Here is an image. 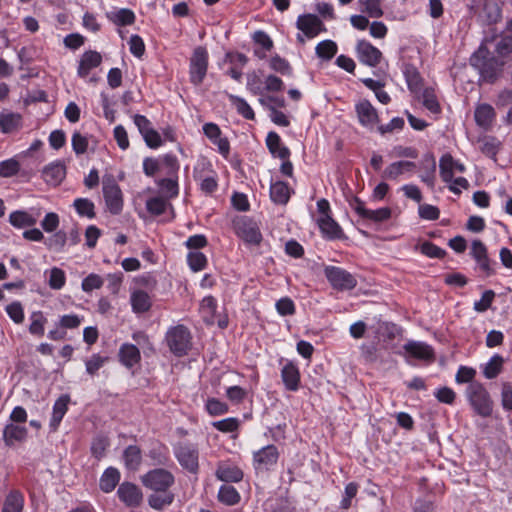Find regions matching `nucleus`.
<instances>
[{
	"label": "nucleus",
	"instance_id": "f257e3e1",
	"mask_svg": "<svg viewBox=\"0 0 512 512\" xmlns=\"http://www.w3.org/2000/svg\"><path fill=\"white\" fill-rule=\"evenodd\" d=\"M141 482L154 492L148 496L151 508L160 511L174 502L175 494L170 488L175 483V477L169 470L162 467L151 469L141 476Z\"/></svg>",
	"mask_w": 512,
	"mask_h": 512
},
{
	"label": "nucleus",
	"instance_id": "f03ea898",
	"mask_svg": "<svg viewBox=\"0 0 512 512\" xmlns=\"http://www.w3.org/2000/svg\"><path fill=\"white\" fill-rule=\"evenodd\" d=\"M470 65L477 70L480 80L494 83L499 75L500 62L482 43L469 59Z\"/></svg>",
	"mask_w": 512,
	"mask_h": 512
},
{
	"label": "nucleus",
	"instance_id": "7ed1b4c3",
	"mask_svg": "<svg viewBox=\"0 0 512 512\" xmlns=\"http://www.w3.org/2000/svg\"><path fill=\"white\" fill-rule=\"evenodd\" d=\"M465 396L475 414L483 418L492 415L493 401L484 384L470 383L465 389Z\"/></svg>",
	"mask_w": 512,
	"mask_h": 512
},
{
	"label": "nucleus",
	"instance_id": "20e7f679",
	"mask_svg": "<svg viewBox=\"0 0 512 512\" xmlns=\"http://www.w3.org/2000/svg\"><path fill=\"white\" fill-rule=\"evenodd\" d=\"M165 343L175 357H184L192 348L191 332L183 324L171 326L165 333Z\"/></svg>",
	"mask_w": 512,
	"mask_h": 512
},
{
	"label": "nucleus",
	"instance_id": "39448f33",
	"mask_svg": "<svg viewBox=\"0 0 512 512\" xmlns=\"http://www.w3.org/2000/svg\"><path fill=\"white\" fill-rule=\"evenodd\" d=\"M234 232L248 246H258L263 237L257 222L249 216H238L233 220Z\"/></svg>",
	"mask_w": 512,
	"mask_h": 512
},
{
	"label": "nucleus",
	"instance_id": "423d86ee",
	"mask_svg": "<svg viewBox=\"0 0 512 512\" xmlns=\"http://www.w3.org/2000/svg\"><path fill=\"white\" fill-rule=\"evenodd\" d=\"M324 275L330 286L338 292L351 291L358 284L354 274L339 266H325Z\"/></svg>",
	"mask_w": 512,
	"mask_h": 512
},
{
	"label": "nucleus",
	"instance_id": "0eeeda50",
	"mask_svg": "<svg viewBox=\"0 0 512 512\" xmlns=\"http://www.w3.org/2000/svg\"><path fill=\"white\" fill-rule=\"evenodd\" d=\"M470 256L476 262L475 270L485 277H491L496 274L497 263L490 259L486 245L478 239L471 243Z\"/></svg>",
	"mask_w": 512,
	"mask_h": 512
},
{
	"label": "nucleus",
	"instance_id": "6e6552de",
	"mask_svg": "<svg viewBox=\"0 0 512 512\" xmlns=\"http://www.w3.org/2000/svg\"><path fill=\"white\" fill-rule=\"evenodd\" d=\"M209 55L206 48L198 46L194 49L189 63V79L194 86L203 83L208 70Z\"/></svg>",
	"mask_w": 512,
	"mask_h": 512
},
{
	"label": "nucleus",
	"instance_id": "1a4fd4ad",
	"mask_svg": "<svg viewBox=\"0 0 512 512\" xmlns=\"http://www.w3.org/2000/svg\"><path fill=\"white\" fill-rule=\"evenodd\" d=\"M174 456L180 466L191 474L199 470V450L191 443H180L173 449Z\"/></svg>",
	"mask_w": 512,
	"mask_h": 512
},
{
	"label": "nucleus",
	"instance_id": "9d476101",
	"mask_svg": "<svg viewBox=\"0 0 512 512\" xmlns=\"http://www.w3.org/2000/svg\"><path fill=\"white\" fill-rule=\"evenodd\" d=\"M103 197L108 211L118 215L123 209V194L113 177L104 178L102 182Z\"/></svg>",
	"mask_w": 512,
	"mask_h": 512
},
{
	"label": "nucleus",
	"instance_id": "9b49d317",
	"mask_svg": "<svg viewBox=\"0 0 512 512\" xmlns=\"http://www.w3.org/2000/svg\"><path fill=\"white\" fill-rule=\"evenodd\" d=\"M405 362L414 366L415 364L411 361V358L431 362L435 358L434 349L431 345L423 341L408 340L403 345Z\"/></svg>",
	"mask_w": 512,
	"mask_h": 512
},
{
	"label": "nucleus",
	"instance_id": "f8f14e48",
	"mask_svg": "<svg viewBox=\"0 0 512 512\" xmlns=\"http://www.w3.org/2000/svg\"><path fill=\"white\" fill-rule=\"evenodd\" d=\"M278 459V448L273 444L266 445L253 452V467L256 473H265L274 469Z\"/></svg>",
	"mask_w": 512,
	"mask_h": 512
},
{
	"label": "nucleus",
	"instance_id": "ddd939ff",
	"mask_svg": "<svg viewBox=\"0 0 512 512\" xmlns=\"http://www.w3.org/2000/svg\"><path fill=\"white\" fill-rule=\"evenodd\" d=\"M356 55L358 60L369 67H376L382 59V52L367 40H358L356 43Z\"/></svg>",
	"mask_w": 512,
	"mask_h": 512
},
{
	"label": "nucleus",
	"instance_id": "4468645a",
	"mask_svg": "<svg viewBox=\"0 0 512 512\" xmlns=\"http://www.w3.org/2000/svg\"><path fill=\"white\" fill-rule=\"evenodd\" d=\"M204 135L217 147V151L224 158L230 154V143L227 137L222 136L220 127L213 122H207L202 127Z\"/></svg>",
	"mask_w": 512,
	"mask_h": 512
},
{
	"label": "nucleus",
	"instance_id": "2eb2a0df",
	"mask_svg": "<svg viewBox=\"0 0 512 512\" xmlns=\"http://www.w3.org/2000/svg\"><path fill=\"white\" fill-rule=\"evenodd\" d=\"M355 112L359 124L369 130L379 123V115L376 108L367 99H361L355 104Z\"/></svg>",
	"mask_w": 512,
	"mask_h": 512
},
{
	"label": "nucleus",
	"instance_id": "dca6fc26",
	"mask_svg": "<svg viewBox=\"0 0 512 512\" xmlns=\"http://www.w3.org/2000/svg\"><path fill=\"white\" fill-rule=\"evenodd\" d=\"M283 361L284 359L281 358L280 363ZM280 376L287 391L296 392L299 390L301 384V374L299 367L294 361L285 360V363L280 371Z\"/></svg>",
	"mask_w": 512,
	"mask_h": 512
},
{
	"label": "nucleus",
	"instance_id": "f3484780",
	"mask_svg": "<svg viewBox=\"0 0 512 512\" xmlns=\"http://www.w3.org/2000/svg\"><path fill=\"white\" fill-rule=\"evenodd\" d=\"M352 209L359 215L362 219L370 220L374 223H381L388 220L391 217V209L388 207L378 208L376 210H371L365 207V204L362 200L355 197L353 203L351 204Z\"/></svg>",
	"mask_w": 512,
	"mask_h": 512
},
{
	"label": "nucleus",
	"instance_id": "a211bd4d",
	"mask_svg": "<svg viewBox=\"0 0 512 512\" xmlns=\"http://www.w3.org/2000/svg\"><path fill=\"white\" fill-rule=\"evenodd\" d=\"M296 27L305 37L311 39L319 33L325 32L326 28L321 19L315 14H302L296 20Z\"/></svg>",
	"mask_w": 512,
	"mask_h": 512
},
{
	"label": "nucleus",
	"instance_id": "6ab92c4d",
	"mask_svg": "<svg viewBox=\"0 0 512 512\" xmlns=\"http://www.w3.org/2000/svg\"><path fill=\"white\" fill-rule=\"evenodd\" d=\"M117 495L127 507H137L143 499L140 488L131 482L121 483L117 489Z\"/></svg>",
	"mask_w": 512,
	"mask_h": 512
},
{
	"label": "nucleus",
	"instance_id": "aec40b11",
	"mask_svg": "<svg viewBox=\"0 0 512 512\" xmlns=\"http://www.w3.org/2000/svg\"><path fill=\"white\" fill-rule=\"evenodd\" d=\"M119 362L127 369H133L141 361L139 348L131 343H123L118 351Z\"/></svg>",
	"mask_w": 512,
	"mask_h": 512
},
{
	"label": "nucleus",
	"instance_id": "412c9836",
	"mask_svg": "<svg viewBox=\"0 0 512 512\" xmlns=\"http://www.w3.org/2000/svg\"><path fill=\"white\" fill-rule=\"evenodd\" d=\"M416 168L413 161L399 160L390 163L382 172V178L387 180H398L405 173H412Z\"/></svg>",
	"mask_w": 512,
	"mask_h": 512
},
{
	"label": "nucleus",
	"instance_id": "4be33fe9",
	"mask_svg": "<svg viewBox=\"0 0 512 512\" xmlns=\"http://www.w3.org/2000/svg\"><path fill=\"white\" fill-rule=\"evenodd\" d=\"M102 62L101 55L96 51H86L84 52L79 60L77 75L80 78H86L91 70L97 68Z\"/></svg>",
	"mask_w": 512,
	"mask_h": 512
},
{
	"label": "nucleus",
	"instance_id": "5701e85b",
	"mask_svg": "<svg viewBox=\"0 0 512 512\" xmlns=\"http://www.w3.org/2000/svg\"><path fill=\"white\" fill-rule=\"evenodd\" d=\"M66 175V167L61 162L50 163L42 171L43 180L50 186H58Z\"/></svg>",
	"mask_w": 512,
	"mask_h": 512
},
{
	"label": "nucleus",
	"instance_id": "b1692460",
	"mask_svg": "<svg viewBox=\"0 0 512 512\" xmlns=\"http://www.w3.org/2000/svg\"><path fill=\"white\" fill-rule=\"evenodd\" d=\"M70 396L68 394L61 395L53 404L52 416L49 422L51 431H56L68 411Z\"/></svg>",
	"mask_w": 512,
	"mask_h": 512
},
{
	"label": "nucleus",
	"instance_id": "393cba45",
	"mask_svg": "<svg viewBox=\"0 0 512 512\" xmlns=\"http://www.w3.org/2000/svg\"><path fill=\"white\" fill-rule=\"evenodd\" d=\"M495 117L496 113L494 108L487 103L479 104L474 112L476 124L484 130H489L492 127Z\"/></svg>",
	"mask_w": 512,
	"mask_h": 512
},
{
	"label": "nucleus",
	"instance_id": "a878e982",
	"mask_svg": "<svg viewBox=\"0 0 512 512\" xmlns=\"http://www.w3.org/2000/svg\"><path fill=\"white\" fill-rule=\"evenodd\" d=\"M266 146L274 158L286 160L290 157V150L282 144L281 137L274 131L266 136Z\"/></svg>",
	"mask_w": 512,
	"mask_h": 512
},
{
	"label": "nucleus",
	"instance_id": "bb28decb",
	"mask_svg": "<svg viewBox=\"0 0 512 512\" xmlns=\"http://www.w3.org/2000/svg\"><path fill=\"white\" fill-rule=\"evenodd\" d=\"M28 430L25 425L10 423L7 424L3 431V438L7 445L12 446L26 440Z\"/></svg>",
	"mask_w": 512,
	"mask_h": 512
},
{
	"label": "nucleus",
	"instance_id": "cd10ccee",
	"mask_svg": "<svg viewBox=\"0 0 512 512\" xmlns=\"http://www.w3.org/2000/svg\"><path fill=\"white\" fill-rule=\"evenodd\" d=\"M291 196L289 185L284 181H275L270 184V198L275 204L285 205Z\"/></svg>",
	"mask_w": 512,
	"mask_h": 512
},
{
	"label": "nucleus",
	"instance_id": "c85d7f7f",
	"mask_svg": "<svg viewBox=\"0 0 512 512\" xmlns=\"http://www.w3.org/2000/svg\"><path fill=\"white\" fill-rule=\"evenodd\" d=\"M318 226L323 236L327 239H339L342 235L340 225L330 215L319 217Z\"/></svg>",
	"mask_w": 512,
	"mask_h": 512
},
{
	"label": "nucleus",
	"instance_id": "c756f323",
	"mask_svg": "<svg viewBox=\"0 0 512 512\" xmlns=\"http://www.w3.org/2000/svg\"><path fill=\"white\" fill-rule=\"evenodd\" d=\"M122 459L127 470L137 471L142 463V452L137 445H128L122 454Z\"/></svg>",
	"mask_w": 512,
	"mask_h": 512
},
{
	"label": "nucleus",
	"instance_id": "7c9ffc66",
	"mask_svg": "<svg viewBox=\"0 0 512 512\" xmlns=\"http://www.w3.org/2000/svg\"><path fill=\"white\" fill-rule=\"evenodd\" d=\"M120 472L115 467H108L102 473L99 480V487L104 493L112 492L120 481Z\"/></svg>",
	"mask_w": 512,
	"mask_h": 512
},
{
	"label": "nucleus",
	"instance_id": "2f4dec72",
	"mask_svg": "<svg viewBox=\"0 0 512 512\" xmlns=\"http://www.w3.org/2000/svg\"><path fill=\"white\" fill-rule=\"evenodd\" d=\"M130 304L132 311L136 314H143L150 310L152 302L147 292L136 290L131 293Z\"/></svg>",
	"mask_w": 512,
	"mask_h": 512
},
{
	"label": "nucleus",
	"instance_id": "473e14b6",
	"mask_svg": "<svg viewBox=\"0 0 512 512\" xmlns=\"http://www.w3.org/2000/svg\"><path fill=\"white\" fill-rule=\"evenodd\" d=\"M216 477L226 483L240 482L243 479V472L235 465L222 464L216 470Z\"/></svg>",
	"mask_w": 512,
	"mask_h": 512
},
{
	"label": "nucleus",
	"instance_id": "72a5a7b5",
	"mask_svg": "<svg viewBox=\"0 0 512 512\" xmlns=\"http://www.w3.org/2000/svg\"><path fill=\"white\" fill-rule=\"evenodd\" d=\"M504 358L496 353L490 357L488 362L482 365V373L486 379H495L502 371Z\"/></svg>",
	"mask_w": 512,
	"mask_h": 512
},
{
	"label": "nucleus",
	"instance_id": "f704fd0d",
	"mask_svg": "<svg viewBox=\"0 0 512 512\" xmlns=\"http://www.w3.org/2000/svg\"><path fill=\"white\" fill-rule=\"evenodd\" d=\"M228 99L232 106L236 109L237 113L246 120H254L255 113L249 103L238 95L228 94Z\"/></svg>",
	"mask_w": 512,
	"mask_h": 512
},
{
	"label": "nucleus",
	"instance_id": "c9c22d12",
	"mask_svg": "<svg viewBox=\"0 0 512 512\" xmlns=\"http://www.w3.org/2000/svg\"><path fill=\"white\" fill-rule=\"evenodd\" d=\"M148 457L152 460L154 465L166 466L170 461L169 449L162 443H156L150 448Z\"/></svg>",
	"mask_w": 512,
	"mask_h": 512
},
{
	"label": "nucleus",
	"instance_id": "e433bc0d",
	"mask_svg": "<svg viewBox=\"0 0 512 512\" xmlns=\"http://www.w3.org/2000/svg\"><path fill=\"white\" fill-rule=\"evenodd\" d=\"M403 74L408 89L411 93L417 94L421 91L422 78L413 65H406Z\"/></svg>",
	"mask_w": 512,
	"mask_h": 512
},
{
	"label": "nucleus",
	"instance_id": "4c0bfd02",
	"mask_svg": "<svg viewBox=\"0 0 512 512\" xmlns=\"http://www.w3.org/2000/svg\"><path fill=\"white\" fill-rule=\"evenodd\" d=\"M107 16L117 26H129L136 20L135 13L129 8H119Z\"/></svg>",
	"mask_w": 512,
	"mask_h": 512
},
{
	"label": "nucleus",
	"instance_id": "58836bf2",
	"mask_svg": "<svg viewBox=\"0 0 512 512\" xmlns=\"http://www.w3.org/2000/svg\"><path fill=\"white\" fill-rule=\"evenodd\" d=\"M336 42L330 39L320 41L315 47L316 56L322 61H330L337 53Z\"/></svg>",
	"mask_w": 512,
	"mask_h": 512
},
{
	"label": "nucleus",
	"instance_id": "ea45409f",
	"mask_svg": "<svg viewBox=\"0 0 512 512\" xmlns=\"http://www.w3.org/2000/svg\"><path fill=\"white\" fill-rule=\"evenodd\" d=\"M481 152L496 161V156L499 152L501 142L494 136H484L479 139Z\"/></svg>",
	"mask_w": 512,
	"mask_h": 512
},
{
	"label": "nucleus",
	"instance_id": "a19ab883",
	"mask_svg": "<svg viewBox=\"0 0 512 512\" xmlns=\"http://www.w3.org/2000/svg\"><path fill=\"white\" fill-rule=\"evenodd\" d=\"M218 500L225 505L233 506L240 501V494L232 485L223 484L218 491Z\"/></svg>",
	"mask_w": 512,
	"mask_h": 512
},
{
	"label": "nucleus",
	"instance_id": "79ce46f5",
	"mask_svg": "<svg viewBox=\"0 0 512 512\" xmlns=\"http://www.w3.org/2000/svg\"><path fill=\"white\" fill-rule=\"evenodd\" d=\"M110 445L109 438L104 434H98L96 435L91 442L90 446V452L91 455L96 458L97 460H100L104 457L105 452L107 448Z\"/></svg>",
	"mask_w": 512,
	"mask_h": 512
},
{
	"label": "nucleus",
	"instance_id": "37998d69",
	"mask_svg": "<svg viewBox=\"0 0 512 512\" xmlns=\"http://www.w3.org/2000/svg\"><path fill=\"white\" fill-rule=\"evenodd\" d=\"M421 98L423 106L431 113L438 114L441 112L440 104L433 88L426 87L423 89Z\"/></svg>",
	"mask_w": 512,
	"mask_h": 512
},
{
	"label": "nucleus",
	"instance_id": "c03bdc74",
	"mask_svg": "<svg viewBox=\"0 0 512 512\" xmlns=\"http://www.w3.org/2000/svg\"><path fill=\"white\" fill-rule=\"evenodd\" d=\"M453 157L446 153L439 160V173L443 182H451L454 176Z\"/></svg>",
	"mask_w": 512,
	"mask_h": 512
},
{
	"label": "nucleus",
	"instance_id": "a18cd8bd",
	"mask_svg": "<svg viewBox=\"0 0 512 512\" xmlns=\"http://www.w3.org/2000/svg\"><path fill=\"white\" fill-rule=\"evenodd\" d=\"M187 264L192 272L204 270L208 265L207 256L200 251H190L187 254Z\"/></svg>",
	"mask_w": 512,
	"mask_h": 512
},
{
	"label": "nucleus",
	"instance_id": "49530a36",
	"mask_svg": "<svg viewBox=\"0 0 512 512\" xmlns=\"http://www.w3.org/2000/svg\"><path fill=\"white\" fill-rule=\"evenodd\" d=\"M361 12L371 18H380L383 16L381 0H358Z\"/></svg>",
	"mask_w": 512,
	"mask_h": 512
},
{
	"label": "nucleus",
	"instance_id": "de8ad7c7",
	"mask_svg": "<svg viewBox=\"0 0 512 512\" xmlns=\"http://www.w3.org/2000/svg\"><path fill=\"white\" fill-rule=\"evenodd\" d=\"M23 503V496L19 492L13 491L6 497L2 512H21Z\"/></svg>",
	"mask_w": 512,
	"mask_h": 512
},
{
	"label": "nucleus",
	"instance_id": "09e8293b",
	"mask_svg": "<svg viewBox=\"0 0 512 512\" xmlns=\"http://www.w3.org/2000/svg\"><path fill=\"white\" fill-rule=\"evenodd\" d=\"M73 206L81 217L92 219L95 217L94 203L87 198H77L73 202Z\"/></svg>",
	"mask_w": 512,
	"mask_h": 512
},
{
	"label": "nucleus",
	"instance_id": "8fccbe9b",
	"mask_svg": "<svg viewBox=\"0 0 512 512\" xmlns=\"http://www.w3.org/2000/svg\"><path fill=\"white\" fill-rule=\"evenodd\" d=\"M416 249H418L421 254L432 259H442L446 255V251L444 249L430 241H424L417 246Z\"/></svg>",
	"mask_w": 512,
	"mask_h": 512
},
{
	"label": "nucleus",
	"instance_id": "3c124183",
	"mask_svg": "<svg viewBox=\"0 0 512 512\" xmlns=\"http://www.w3.org/2000/svg\"><path fill=\"white\" fill-rule=\"evenodd\" d=\"M213 428L222 433H233L239 429L240 420L236 417H228L211 423Z\"/></svg>",
	"mask_w": 512,
	"mask_h": 512
},
{
	"label": "nucleus",
	"instance_id": "603ef678",
	"mask_svg": "<svg viewBox=\"0 0 512 512\" xmlns=\"http://www.w3.org/2000/svg\"><path fill=\"white\" fill-rule=\"evenodd\" d=\"M205 409L210 416H220L229 411V406L217 398L210 397L205 402Z\"/></svg>",
	"mask_w": 512,
	"mask_h": 512
},
{
	"label": "nucleus",
	"instance_id": "864d4df0",
	"mask_svg": "<svg viewBox=\"0 0 512 512\" xmlns=\"http://www.w3.org/2000/svg\"><path fill=\"white\" fill-rule=\"evenodd\" d=\"M67 234L63 231H57L50 235L46 240L45 244L47 247L54 252H61L66 244Z\"/></svg>",
	"mask_w": 512,
	"mask_h": 512
},
{
	"label": "nucleus",
	"instance_id": "5fc2aeb1",
	"mask_svg": "<svg viewBox=\"0 0 512 512\" xmlns=\"http://www.w3.org/2000/svg\"><path fill=\"white\" fill-rule=\"evenodd\" d=\"M199 189L206 195H211L218 189V178L214 169L202 179Z\"/></svg>",
	"mask_w": 512,
	"mask_h": 512
},
{
	"label": "nucleus",
	"instance_id": "6e6d98bb",
	"mask_svg": "<svg viewBox=\"0 0 512 512\" xmlns=\"http://www.w3.org/2000/svg\"><path fill=\"white\" fill-rule=\"evenodd\" d=\"M20 124V116L14 113L1 114L0 129L3 133L14 131Z\"/></svg>",
	"mask_w": 512,
	"mask_h": 512
},
{
	"label": "nucleus",
	"instance_id": "4d7b16f0",
	"mask_svg": "<svg viewBox=\"0 0 512 512\" xmlns=\"http://www.w3.org/2000/svg\"><path fill=\"white\" fill-rule=\"evenodd\" d=\"M65 282L66 275L62 269L54 267L49 271L48 285L51 289L59 290L65 285Z\"/></svg>",
	"mask_w": 512,
	"mask_h": 512
},
{
	"label": "nucleus",
	"instance_id": "13d9d810",
	"mask_svg": "<svg viewBox=\"0 0 512 512\" xmlns=\"http://www.w3.org/2000/svg\"><path fill=\"white\" fill-rule=\"evenodd\" d=\"M275 309L280 316H292L296 312L294 301L287 296L276 301Z\"/></svg>",
	"mask_w": 512,
	"mask_h": 512
},
{
	"label": "nucleus",
	"instance_id": "bf43d9fd",
	"mask_svg": "<svg viewBox=\"0 0 512 512\" xmlns=\"http://www.w3.org/2000/svg\"><path fill=\"white\" fill-rule=\"evenodd\" d=\"M9 222L16 228H28L32 225V217L24 211H14L9 216Z\"/></svg>",
	"mask_w": 512,
	"mask_h": 512
},
{
	"label": "nucleus",
	"instance_id": "052dcab7",
	"mask_svg": "<svg viewBox=\"0 0 512 512\" xmlns=\"http://www.w3.org/2000/svg\"><path fill=\"white\" fill-rule=\"evenodd\" d=\"M495 298V292L488 289L482 293L479 300L474 302L473 309L478 313L486 312L492 305Z\"/></svg>",
	"mask_w": 512,
	"mask_h": 512
},
{
	"label": "nucleus",
	"instance_id": "680f3d73",
	"mask_svg": "<svg viewBox=\"0 0 512 512\" xmlns=\"http://www.w3.org/2000/svg\"><path fill=\"white\" fill-rule=\"evenodd\" d=\"M159 189L169 197H176L179 193V186L177 179L162 178L156 181Z\"/></svg>",
	"mask_w": 512,
	"mask_h": 512
},
{
	"label": "nucleus",
	"instance_id": "e2e57ef3",
	"mask_svg": "<svg viewBox=\"0 0 512 512\" xmlns=\"http://www.w3.org/2000/svg\"><path fill=\"white\" fill-rule=\"evenodd\" d=\"M167 202L161 197H151L146 201L147 211L155 216H159L166 211Z\"/></svg>",
	"mask_w": 512,
	"mask_h": 512
},
{
	"label": "nucleus",
	"instance_id": "0e129e2a",
	"mask_svg": "<svg viewBox=\"0 0 512 512\" xmlns=\"http://www.w3.org/2000/svg\"><path fill=\"white\" fill-rule=\"evenodd\" d=\"M405 125V121L402 117H393L389 123L377 126V131L380 135L384 136L394 131H401Z\"/></svg>",
	"mask_w": 512,
	"mask_h": 512
},
{
	"label": "nucleus",
	"instance_id": "69168bd1",
	"mask_svg": "<svg viewBox=\"0 0 512 512\" xmlns=\"http://www.w3.org/2000/svg\"><path fill=\"white\" fill-rule=\"evenodd\" d=\"M269 66L273 71L278 72L282 75H290L292 72V68L289 62L286 59L280 57L279 55L271 57L269 61Z\"/></svg>",
	"mask_w": 512,
	"mask_h": 512
},
{
	"label": "nucleus",
	"instance_id": "338daca9",
	"mask_svg": "<svg viewBox=\"0 0 512 512\" xmlns=\"http://www.w3.org/2000/svg\"><path fill=\"white\" fill-rule=\"evenodd\" d=\"M103 285V279L95 273H90L86 276L81 283V288L84 292L90 293L93 290L101 288Z\"/></svg>",
	"mask_w": 512,
	"mask_h": 512
},
{
	"label": "nucleus",
	"instance_id": "774afa93",
	"mask_svg": "<svg viewBox=\"0 0 512 512\" xmlns=\"http://www.w3.org/2000/svg\"><path fill=\"white\" fill-rule=\"evenodd\" d=\"M130 53L136 58H142L145 53V44L143 39L137 35L133 34L130 36L128 41Z\"/></svg>",
	"mask_w": 512,
	"mask_h": 512
}]
</instances>
